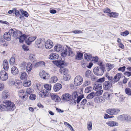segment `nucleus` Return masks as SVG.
<instances>
[{
  "label": "nucleus",
  "mask_w": 131,
  "mask_h": 131,
  "mask_svg": "<svg viewBox=\"0 0 131 131\" xmlns=\"http://www.w3.org/2000/svg\"><path fill=\"white\" fill-rule=\"evenodd\" d=\"M9 32L15 38L18 39L20 43L23 42L26 37V35L22 34L20 31L16 30L15 29H10L9 30Z\"/></svg>",
  "instance_id": "f257e3e1"
},
{
  "label": "nucleus",
  "mask_w": 131,
  "mask_h": 131,
  "mask_svg": "<svg viewBox=\"0 0 131 131\" xmlns=\"http://www.w3.org/2000/svg\"><path fill=\"white\" fill-rule=\"evenodd\" d=\"M21 69L23 70H26L28 72H30L31 70L32 67V64L30 62L27 63L24 61L21 62L19 65Z\"/></svg>",
  "instance_id": "f03ea898"
},
{
  "label": "nucleus",
  "mask_w": 131,
  "mask_h": 131,
  "mask_svg": "<svg viewBox=\"0 0 131 131\" xmlns=\"http://www.w3.org/2000/svg\"><path fill=\"white\" fill-rule=\"evenodd\" d=\"M117 118L121 121H126L128 122H131V117L126 114H124L118 116Z\"/></svg>",
  "instance_id": "7ed1b4c3"
},
{
  "label": "nucleus",
  "mask_w": 131,
  "mask_h": 131,
  "mask_svg": "<svg viewBox=\"0 0 131 131\" xmlns=\"http://www.w3.org/2000/svg\"><path fill=\"white\" fill-rule=\"evenodd\" d=\"M7 106V111H13L16 107L14 103L9 101H6L4 102Z\"/></svg>",
  "instance_id": "20e7f679"
},
{
  "label": "nucleus",
  "mask_w": 131,
  "mask_h": 131,
  "mask_svg": "<svg viewBox=\"0 0 131 131\" xmlns=\"http://www.w3.org/2000/svg\"><path fill=\"white\" fill-rule=\"evenodd\" d=\"M105 70L101 69L98 67H95L93 69V72L96 75L100 76L102 75Z\"/></svg>",
  "instance_id": "39448f33"
},
{
  "label": "nucleus",
  "mask_w": 131,
  "mask_h": 131,
  "mask_svg": "<svg viewBox=\"0 0 131 131\" xmlns=\"http://www.w3.org/2000/svg\"><path fill=\"white\" fill-rule=\"evenodd\" d=\"M72 96L73 98L74 97V98H76L77 97L76 100H71V101H72V102H73V103L75 104L76 102H77L78 104L79 103L80 101L83 97L82 95H80L78 96V94L77 92H74L72 93Z\"/></svg>",
  "instance_id": "423d86ee"
},
{
  "label": "nucleus",
  "mask_w": 131,
  "mask_h": 131,
  "mask_svg": "<svg viewBox=\"0 0 131 131\" xmlns=\"http://www.w3.org/2000/svg\"><path fill=\"white\" fill-rule=\"evenodd\" d=\"M83 79L82 77L80 75H78L74 79V83L76 86H79L82 83Z\"/></svg>",
  "instance_id": "0eeeda50"
},
{
  "label": "nucleus",
  "mask_w": 131,
  "mask_h": 131,
  "mask_svg": "<svg viewBox=\"0 0 131 131\" xmlns=\"http://www.w3.org/2000/svg\"><path fill=\"white\" fill-rule=\"evenodd\" d=\"M8 78L7 73L5 71L2 70L0 71V79L3 81L6 80Z\"/></svg>",
  "instance_id": "6e6552de"
},
{
  "label": "nucleus",
  "mask_w": 131,
  "mask_h": 131,
  "mask_svg": "<svg viewBox=\"0 0 131 131\" xmlns=\"http://www.w3.org/2000/svg\"><path fill=\"white\" fill-rule=\"evenodd\" d=\"M120 110L117 108H110L106 111V112L108 114L111 115H115L119 113Z\"/></svg>",
  "instance_id": "1a4fd4ad"
},
{
  "label": "nucleus",
  "mask_w": 131,
  "mask_h": 131,
  "mask_svg": "<svg viewBox=\"0 0 131 131\" xmlns=\"http://www.w3.org/2000/svg\"><path fill=\"white\" fill-rule=\"evenodd\" d=\"M18 94L20 97L24 100H27L28 97L26 92L23 90H20Z\"/></svg>",
  "instance_id": "9d476101"
},
{
  "label": "nucleus",
  "mask_w": 131,
  "mask_h": 131,
  "mask_svg": "<svg viewBox=\"0 0 131 131\" xmlns=\"http://www.w3.org/2000/svg\"><path fill=\"white\" fill-rule=\"evenodd\" d=\"M112 85L111 81H106L103 84L104 89L105 90H108L110 89Z\"/></svg>",
  "instance_id": "9b49d317"
},
{
  "label": "nucleus",
  "mask_w": 131,
  "mask_h": 131,
  "mask_svg": "<svg viewBox=\"0 0 131 131\" xmlns=\"http://www.w3.org/2000/svg\"><path fill=\"white\" fill-rule=\"evenodd\" d=\"M53 45L52 42L50 40H47L45 43V46L46 49H49L52 48Z\"/></svg>",
  "instance_id": "f8f14e48"
},
{
  "label": "nucleus",
  "mask_w": 131,
  "mask_h": 131,
  "mask_svg": "<svg viewBox=\"0 0 131 131\" xmlns=\"http://www.w3.org/2000/svg\"><path fill=\"white\" fill-rule=\"evenodd\" d=\"M39 75L41 78L44 80L49 78L50 76L49 74L44 71L40 72L39 73Z\"/></svg>",
  "instance_id": "ddd939ff"
},
{
  "label": "nucleus",
  "mask_w": 131,
  "mask_h": 131,
  "mask_svg": "<svg viewBox=\"0 0 131 131\" xmlns=\"http://www.w3.org/2000/svg\"><path fill=\"white\" fill-rule=\"evenodd\" d=\"M71 95L68 93L63 94L62 97V99L63 100L66 101L71 100Z\"/></svg>",
  "instance_id": "4468645a"
},
{
  "label": "nucleus",
  "mask_w": 131,
  "mask_h": 131,
  "mask_svg": "<svg viewBox=\"0 0 131 131\" xmlns=\"http://www.w3.org/2000/svg\"><path fill=\"white\" fill-rule=\"evenodd\" d=\"M64 50L63 47L60 45H58L54 47V50L57 52H61Z\"/></svg>",
  "instance_id": "2eb2a0df"
},
{
  "label": "nucleus",
  "mask_w": 131,
  "mask_h": 131,
  "mask_svg": "<svg viewBox=\"0 0 131 131\" xmlns=\"http://www.w3.org/2000/svg\"><path fill=\"white\" fill-rule=\"evenodd\" d=\"M48 91L45 90H42L39 92V95L40 97L42 98H45L47 96L48 94Z\"/></svg>",
  "instance_id": "dca6fc26"
},
{
  "label": "nucleus",
  "mask_w": 131,
  "mask_h": 131,
  "mask_svg": "<svg viewBox=\"0 0 131 131\" xmlns=\"http://www.w3.org/2000/svg\"><path fill=\"white\" fill-rule=\"evenodd\" d=\"M53 62L54 64H55L57 67L60 68L63 67L64 65L63 61L60 60L58 61H55Z\"/></svg>",
  "instance_id": "f3484780"
},
{
  "label": "nucleus",
  "mask_w": 131,
  "mask_h": 131,
  "mask_svg": "<svg viewBox=\"0 0 131 131\" xmlns=\"http://www.w3.org/2000/svg\"><path fill=\"white\" fill-rule=\"evenodd\" d=\"M102 88V87L101 84L96 82L93 87V89L94 90L97 91L101 90Z\"/></svg>",
  "instance_id": "a211bd4d"
},
{
  "label": "nucleus",
  "mask_w": 131,
  "mask_h": 131,
  "mask_svg": "<svg viewBox=\"0 0 131 131\" xmlns=\"http://www.w3.org/2000/svg\"><path fill=\"white\" fill-rule=\"evenodd\" d=\"M87 101V100L85 99H83L81 102L80 106L78 105H77V109H79L80 108H82L83 109H84V105L86 104Z\"/></svg>",
  "instance_id": "6ab92c4d"
},
{
  "label": "nucleus",
  "mask_w": 131,
  "mask_h": 131,
  "mask_svg": "<svg viewBox=\"0 0 131 131\" xmlns=\"http://www.w3.org/2000/svg\"><path fill=\"white\" fill-rule=\"evenodd\" d=\"M43 43L44 42L42 40L40 39H37L36 41V44L37 47L38 48L41 47Z\"/></svg>",
  "instance_id": "aec40b11"
},
{
  "label": "nucleus",
  "mask_w": 131,
  "mask_h": 131,
  "mask_svg": "<svg viewBox=\"0 0 131 131\" xmlns=\"http://www.w3.org/2000/svg\"><path fill=\"white\" fill-rule=\"evenodd\" d=\"M62 88V85L61 84L59 83H56L55 84L53 89L54 91L57 92L60 90Z\"/></svg>",
  "instance_id": "412c9836"
},
{
  "label": "nucleus",
  "mask_w": 131,
  "mask_h": 131,
  "mask_svg": "<svg viewBox=\"0 0 131 131\" xmlns=\"http://www.w3.org/2000/svg\"><path fill=\"white\" fill-rule=\"evenodd\" d=\"M58 58L59 56L58 54L55 53H51L49 56V58L51 60L57 59Z\"/></svg>",
  "instance_id": "4be33fe9"
},
{
  "label": "nucleus",
  "mask_w": 131,
  "mask_h": 131,
  "mask_svg": "<svg viewBox=\"0 0 131 131\" xmlns=\"http://www.w3.org/2000/svg\"><path fill=\"white\" fill-rule=\"evenodd\" d=\"M3 69L6 71H7L9 69V67L8 62L6 60H4L3 61Z\"/></svg>",
  "instance_id": "5701e85b"
},
{
  "label": "nucleus",
  "mask_w": 131,
  "mask_h": 131,
  "mask_svg": "<svg viewBox=\"0 0 131 131\" xmlns=\"http://www.w3.org/2000/svg\"><path fill=\"white\" fill-rule=\"evenodd\" d=\"M36 38V36L30 37L28 38L26 40V43L28 45L30 44L31 42Z\"/></svg>",
  "instance_id": "b1692460"
},
{
  "label": "nucleus",
  "mask_w": 131,
  "mask_h": 131,
  "mask_svg": "<svg viewBox=\"0 0 131 131\" xmlns=\"http://www.w3.org/2000/svg\"><path fill=\"white\" fill-rule=\"evenodd\" d=\"M51 98L54 101L56 102H59L61 100L60 98L56 94H53L51 96Z\"/></svg>",
  "instance_id": "393cba45"
},
{
  "label": "nucleus",
  "mask_w": 131,
  "mask_h": 131,
  "mask_svg": "<svg viewBox=\"0 0 131 131\" xmlns=\"http://www.w3.org/2000/svg\"><path fill=\"white\" fill-rule=\"evenodd\" d=\"M103 97L105 99L107 100H110L112 98V94L107 92H105L104 93Z\"/></svg>",
  "instance_id": "a878e982"
},
{
  "label": "nucleus",
  "mask_w": 131,
  "mask_h": 131,
  "mask_svg": "<svg viewBox=\"0 0 131 131\" xmlns=\"http://www.w3.org/2000/svg\"><path fill=\"white\" fill-rule=\"evenodd\" d=\"M11 73L14 75H15L18 73L19 71L17 68L16 67L14 66L12 67L11 70Z\"/></svg>",
  "instance_id": "bb28decb"
},
{
  "label": "nucleus",
  "mask_w": 131,
  "mask_h": 131,
  "mask_svg": "<svg viewBox=\"0 0 131 131\" xmlns=\"http://www.w3.org/2000/svg\"><path fill=\"white\" fill-rule=\"evenodd\" d=\"M11 34L8 32H6L4 35V39L9 41L11 40Z\"/></svg>",
  "instance_id": "cd10ccee"
},
{
  "label": "nucleus",
  "mask_w": 131,
  "mask_h": 131,
  "mask_svg": "<svg viewBox=\"0 0 131 131\" xmlns=\"http://www.w3.org/2000/svg\"><path fill=\"white\" fill-rule=\"evenodd\" d=\"M122 75V74L121 73H119L117 74L114 78V83L119 81L121 78Z\"/></svg>",
  "instance_id": "c85d7f7f"
},
{
  "label": "nucleus",
  "mask_w": 131,
  "mask_h": 131,
  "mask_svg": "<svg viewBox=\"0 0 131 131\" xmlns=\"http://www.w3.org/2000/svg\"><path fill=\"white\" fill-rule=\"evenodd\" d=\"M107 125L110 127H113L117 126L118 125V123L115 122L109 121L106 123Z\"/></svg>",
  "instance_id": "c756f323"
},
{
  "label": "nucleus",
  "mask_w": 131,
  "mask_h": 131,
  "mask_svg": "<svg viewBox=\"0 0 131 131\" xmlns=\"http://www.w3.org/2000/svg\"><path fill=\"white\" fill-rule=\"evenodd\" d=\"M77 54L75 56V59L77 60L81 59L82 58V53L79 51H77Z\"/></svg>",
  "instance_id": "7c9ffc66"
},
{
  "label": "nucleus",
  "mask_w": 131,
  "mask_h": 131,
  "mask_svg": "<svg viewBox=\"0 0 131 131\" xmlns=\"http://www.w3.org/2000/svg\"><path fill=\"white\" fill-rule=\"evenodd\" d=\"M14 84L17 88L19 89L21 87L22 83L20 80H17L15 82Z\"/></svg>",
  "instance_id": "2f4dec72"
},
{
  "label": "nucleus",
  "mask_w": 131,
  "mask_h": 131,
  "mask_svg": "<svg viewBox=\"0 0 131 131\" xmlns=\"http://www.w3.org/2000/svg\"><path fill=\"white\" fill-rule=\"evenodd\" d=\"M9 92L7 91H4L2 92V97L4 99H7L8 96H9Z\"/></svg>",
  "instance_id": "473e14b6"
},
{
  "label": "nucleus",
  "mask_w": 131,
  "mask_h": 131,
  "mask_svg": "<svg viewBox=\"0 0 131 131\" xmlns=\"http://www.w3.org/2000/svg\"><path fill=\"white\" fill-rule=\"evenodd\" d=\"M107 15L111 17L117 18L118 16V14L116 13L112 12L108 14Z\"/></svg>",
  "instance_id": "72a5a7b5"
},
{
  "label": "nucleus",
  "mask_w": 131,
  "mask_h": 131,
  "mask_svg": "<svg viewBox=\"0 0 131 131\" xmlns=\"http://www.w3.org/2000/svg\"><path fill=\"white\" fill-rule=\"evenodd\" d=\"M27 77L28 75L25 72H21V74L20 77L21 79L26 80Z\"/></svg>",
  "instance_id": "f704fd0d"
},
{
  "label": "nucleus",
  "mask_w": 131,
  "mask_h": 131,
  "mask_svg": "<svg viewBox=\"0 0 131 131\" xmlns=\"http://www.w3.org/2000/svg\"><path fill=\"white\" fill-rule=\"evenodd\" d=\"M58 80V78L56 76H53L50 79V83H54L56 82Z\"/></svg>",
  "instance_id": "c9c22d12"
},
{
  "label": "nucleus",
  "mask_w": 131,
  "mask_h": 131,
  "mask_svg": "<svg viewBox=\"0 0 131 131\" xmlns=\"http://www.w3.org/2000/svg\"><path fill=\"white\" fill-rule=\"evenodd\" d=\"M30 81L26 80L23 82V85L24 87H27L31 85Z\"/></svg>",
  "instance_id": "e433bc0d"
},
{
  "label": "nucleus",
  "mask_w": 131,
  "mask_h": 131,
  "mask_svg": "<svg viewBox=\"0 0 131 131\" xmlns=\"http://www.w3.org/2000/svg\"><path fill=\"white\" fill-rule=\"evenodd\" d=\"M60 72L61 73L66 74L68 72V69L66 68H65L63 67L61 68H60L59 70Z\"/></svg>",
  "instance_id": "4c0bfd02"
},
{
  "label": "nucleus",
  "mask_w": 131,
  "mask_h": 131,
  "mask_svg": "<svg viewBox=\"0 0 131 131\" xmlns=\"http://www.w3.org/2000/svg\"><path fill=\"white\" fill-rule=\"evenodd\" d=\"M84 57L85 59L87 61L91 60L92 58V56L91 55L87 53L85 54Z\"/></svg>",
  "instance_id": "58836bf2"
},
{
  "label": "nucleus",
  "mask_w": 131,
  "mask_h": 131,
  "mask_svg": "<svg viewBox=\"0 0 131 131\" xmlns=\"http://www.w3.org/2000/svg\"><path fill=\"white\" fill-rule=\"evenodd\" d=\"M45 66V63L43 61H40L36 63L35 66L36 67H38L40 66Z\"/></svg>",
  "instance_id": "ea45409f"
},
{
  "label": "nucleus",
  "mask_w": 131,
  "mask_h": 131,
  "mask_svg": "<svg viewBox=\"0 0 131 131\" xmlns=\"http://www.w3.org/2000/svg\"><path fill=\"white\" fill-rule=\"evenodd\" d=\"M34 90L31 88H27L26 90V92L27 94L31 95L33 93Z\"/></svg>",
  "instance_id": "a19ab883"
},
{
  "label": "nucleus",
  "mask_w": 131,
  "mask_h": 131,
  "mask_svg": "<svg viewBox=\"0 0 131 131\" xmlns=\"http://www.w3.org/2000/svg\"><path fill=\"white\" fill-rule=\"evenodd\" d=\"M0 109L2 111H7V108L6 105H5L3 104L1 105H0Z\"/></svg>",
  "instance_id": "79ce46f5"
},
{
  "label": "nucleus",
  "mask_w": 131,
  "mask_h": 131,
  "mask_svg": "<svg viewBox=\"0 0 131 131\" xmlns=\"http://www.w3.org/2000/svg\"><path fill=\"white\" fill-rule=\"evenodd\" d=\"M98 65L100 66L98 67L100 68L103 69L105 70V65L101 61H99L97 63Z\"/></svg>",
  "instance_id": "37998d69"
},
{
  "label": "nucleus",
  "mask_w": 131,
  "mask_h": 131,
  "mask_svg": "<svg viewBox=\"0 0 131 131\" xmlns=\"http://www.w3.org/2000/svg\"><path fill=\"white\" fill-rule=\"evenodd\" d=\"M67 49L69 53L68 56H74V53L72 51V49L70 48L67 47Z\"/></svg>",
  "instance_id": "c03bdc74"
},
{
  "label": "nucleus",
  "mask_w": 131,
  "mask_h": 131,
  "mask_svg": "<svg viewBox=\"0 0 131 131\" xmlns=\"http://www.w3.org/2000/svg\"><path fill=\"white\" fill-rule=\"evenodd\" d=\"M71 78L70 75L68 73L64 74L63 76L64 79L66 81L69 80Z\"/></svg>",
  "instance_id": "a18cd8bd"
},
{
  "label": "nucleus",
  "mask_w": 131,
  "mask_h": 131,
  "mask_svg": "<svg viewBox=\"0 0 131 131\" xmlns=\"http://www.w3.org/2000/svg\"><path fill=\"white\" fill-rule=\"evenodd\" d=\"M95 93L93 92H92L87 96L86 98L88 99H90L93 98L95 96Z\"/></svg>",
  "instance_id": "49530a36"
},
{
  "label": "nucleus",
  "mask_w": 131,
  "mask_h": 131,
  "mask_svg": "<svg viewBox=\"0 0 131 131\" xmlns=\"http://www.w3.org/2000/svg\"><path fill=\"white\" fill-rule=\"evenodd\" d=\"M92 124L91 121L88 122L87 123V128L88 130H90L92 129Z\"/></svg>",
  "instance_id": "de8ad7c7"
},
{
  "label": "nucleus",
  "mask_w": 131,
  "mask_h": 131,
  "mask_svg": "<svg viewBox=\"0 0 131 131\" xmlns=\"http://www.w3.org/2000/svg\"><path fill=\"white\" fill-rule=\"evenodd\" d=\"M92 90V88L91 86L86 88L85 90V92L86 93L90 92Z\"/></svg>",
  "instance_id": "09e8293b"
},
{
  "label": "nucleus",
  "mask_w": 131,
  "mask_h": 131,
  "mask_svg": "<svg viewBox=\"0 0 131 131\" xmlns=\"http://www.w3.org/2000/svg\"><path fill=\"white\" fill-rule=\"evenodd\" d=\"M9 63L10 65H13L15 63V59L14 57H12L9 60Z\"/></svg>",
  "instance_id": "8fccbe9b"
},
{
  "label": "nucleus",
  "mask_w": 131,
  "mask_h": 131,
  "mask_svg": "<svg viewBox=\"0 0 131 131\" xmlns=\"http://www.w3.org/2000/svg\"><path fill=\"white\" fill-rule=\"evenodd\" d=\"M125 93L128 95H131V90L129 88H126L125 90Z\"/></svg>",
  "instance_id": "3c124183"
},
{
  "label": "nucleus",
  "mask_w": 131,
  "mask_h": 131,
  "mask_svg": "<svg viewBox=\"0 0 131 131\" xmlns=\"http://www.w3.org/2000/svg\"><path fill=\"white\" fill-rule=\"evenodd\" d=\"M44 88L48 90H51V85L49 84L45 85H44Z\"/></svg>",
  "instance_id": "603ef678"
},
{
  "label": "nucleus",
  "mask_w": 131,
  "mask_h": 131,
  "mask_svg": "<svg viewBox=\"0 0 131 131\" xmlns=\"http://www.w3.org/2000/svg\"><path fill=\"white\" fill-rule=\"evenodd\" d=\"M36 86L37 89L39 90H41L42 88V85L39 82L36 83Z\"/></svg>",
  "instance_id": "864d4df0"
},
{
  "label": "nucleus",
  "mask_w": 131,
  "mask_h": 131,
  "mask_svg": "<svg viewBox=\"0 0 131 131\" xmlns=\"http://www.w3.org/2000/svg\"><path fill=\"white\" fill-rule=\"evenodd\" d=\"M36 95L34 94H32L30 95L29 98L30 99L32 100H35L36 98Z\"/></svg>",
  "instance_id": "5fc2aeb1"
},
{
  "label": "nucleus",
  "mask_w": 131,
  "mask_h": 131,
  "mask_svg": "<svg viewBox=\"0 0 131 131\" xmlns=\"http://www.w3.org/2000/svg\"><path fill=\"white\" fill-rule=\"evenodd\" d=\"M0 43L1 44L4 46H7V44H6L5 40L3 39H0Z\"/></svg>",
  "instance_id": "6e6d98bb"
},
{
  "label": "nucleus",
  "mask_w": 131,
  "mask_h": 131,
  "mask_svg": "<svg viewBox=\"0 0 131 131\" xmlns=\"http://www.w3.org/2000/svg\"><path fill=\"white\" fill-rule=\"evenodd\" d=\"M91 71L90 70H88L85 73V76L89 78L90 77L91 75Z\"/></svg>",
  "instance_id": "4d7b16f0"
},
{
  "label": "nucleus",
  "mask_w": 131,
  "mask_h": 131,
  "mask_svg": "<svg viewBox=\"0 0 131 131\" xmlns=\"http://www.w3.org/2000/svg\"><path fill=\"white\" fill-rule=\"evenodd\" d=\"M97 91H98L96 92L95 93V95L98 96L101 95L103 92V90H98Z\"/></svg>",
  "instance_id": "13d9d810"
},
{
  "label": "nucleus",
  "mask_w": 131,
  "mask_h": 131,
  "mask_svg": "<svg viewBox=\"0 0 131 131\" xmlns=\"http://www.w3.org/2000/svg\"><path fill=\"white\" fill-rule=\"evenodd\" d=\"M72 32H73L75 34H79L81 33H83V32L81 30H74L72 31H71L69 32V33H71Z\"/></svg>",
  "instance_id": "bf43d9fd"
},
{
  "label": "nucleus",
  "mask_w": 131,
  "mask_h": 131,
  "mask_svg": "<svg viewBox=\"0 0 131 131\" xmlns=\"http://www.w3.org/2000/svg\"><path fill=\"white\" fill-rule=\"evenodd\" d=\"M92 61H94V62H97L98 61L99 58L97 56L93 57L92 58Z\"/></svg>",
  "instance_id": "052dcab7"
},
{
  "label": "nucleus",
  "mask_w": 131,
  "mask_h": 131,
  "mask_svg": "<svg viewBox=\"0 0 131 131\" xmlns=\"http://www.w3.org/2000/svg\"><path fill=\"white\" fill-rule=\"evenodd\" d=\"M67 49H66L63 52H62L61 53V55L62 56L64 57L66 56L67 54Z\"/></svg>",
  "instance_id": "680f3d73"
},
{
  "label": "nucleus",
  "mask_w": 131,
  "mask_h": 131,
  "mask_svg": "<svg viewBox=\"0 0 131 131\" xmlns=\"http://www.w3.org/2000/svg\"><path fill=\"white\" fill-rule=\"evenodd\" d=\"M126 69V67L125 66H123L122 67H119L118 69V70L121 71L122 72H124Z\"/></svg>",
  "instance_id": "e2e57ef3"
},
{
  "label": "nucleus",
  "mask_w": 131,
  "mask_h": 131,
  "mask_svg": "<svg viewBox=\"0 0 131 131\" xmlns=\"http://www.w3.org/2000/svg\"><path fill=\"white\" fill-rule=\"evenodd\" d=\"M105 81V78L104 77L98 79L96 83H102L103 82Z\"/></svg>",
  "instance_id": "0e129e2a"
},
{
  "label": "nucleus",
  "mask_w": 131,
  "mask_h": 131,
  "mask_svg": "<svg viewBox=\"0 0 131 131\" xmlns=\"http://www.w3.org/2000/svg\"><path fill=\"white\" fill-rule=\"evenodd\" d=\"M106 66L107 67V69L108 71L110 70L113 68L111 64H106Z\"/></svg>",
  "instance_id": "69168bd1"
},
{
  "label": "nucleus",
  "mask_w": 131,
  "mask_h": 131,
  "mask_svg": "<svg viewBox=\"0 0 131 131\" xmlns=\"http://www.w3.org/2000/svg\"><path fill=\"white\" fill-rule=\"evenodd\" d=\"M129 34V32L127 31H126L124 32H122L121 33V35L124 36H126Z\"/></svg>",
  "instance_id": "338daca9"
},
{
  "label": "nucleus",
  "mask_w": 131,
  "mask_h": 131,
  "mask_svg": "<svg viewBox=\"0 0 131 131\" xmlns=\"http://www.w3.org/2000/svg\"><path fill=\"white\" fill-rule=\"evenodd\" d=\"M35 56L32 54H30L29 57V59L31 61H33L35 59Z\"/></svg>",
  "instance_id": "774afa93"
}]
</instances>
